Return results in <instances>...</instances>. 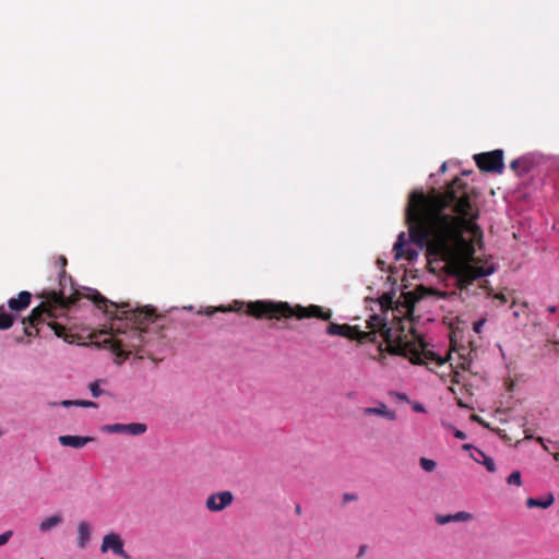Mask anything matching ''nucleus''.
I'll return each instance as SVG.
<instances>
[{"mask_svg": "<svg viewBox=\"0 0 559 559\" xmlns=\"http://www.w3.org/2000/svg\"><path fill=\"white\" fill-rule=\"evenodd\" d=\"M436 174H430L428 190L421 188V250L428 266L433 263L463 284L491 275L492 266L476 265V247L484 246V231L477 223L479 211L459 177L443 190L436 188Z\"/></svg>", "mask_w": 559, "mask_h": 559, "instance_id": "1", "label": "nucleus"}, {"mask_svg": "<svg viewBox=\"0 0 559 559\" xmlns=\"http://www.w3.org/2000/svg\"><path fill=\"white\" fill-rule=\"evenodd\" d=\"M86 297L104 313L114 314L116 319L126 320L130 324L122 331L111 328L109 332L102 330L94 334V343L110 349L116 355V364H122L133 350L144 345L146 328L156 318L154 311L147 307L133 309L129 302H114L97 290Z\"/></svg>", "mask_w": 559, "mask_h": 559, "instance_id": "2", "label": "nucleus"}, {"mask_svg": "<svg viewBox=\"0 0 559 559\" xmlns=\"http://www.w3.org/2000/svg\"><path fill=\"white\" fill-rule=\"evenodd\" d=\"M36 296L41 299V302L31 311L27 318L23 319L24 333L27 336H43L47 329L56 336L72 343L74 335L68 334L66 326L53 319L59 316V312H64L74 306L84 295L74 290L67 297L63 289L59 292L43 289Z\"/></svg>", "mask_w": 559, "mask_h": 559, "instance_id": "3", "label": "nucleus"}, {"mask_svg": "<svg viewBox=\"0 0 559 559\" xmlns=\"http://www.w3.org/2000/svg\"><path fill=\"white\" fill-rule=\"evenodd\" d=\"M411 296L412 300L406 306L408 318L405 322H402L399 330L389 326L378 314L370 317L367 321V326L373 335H371L372 340H367V342H376L377 334L379 333L393 354L407 357L413 365H419V334L414 319L415 304L419 298V286L414 288Z\"/></svg>", "mask_w": 559, "mask_h": 559, "instance_id": "4", "label": "nucleus"}, {"mask_svg": "<svg viewBox=\"0 0 559 559\" xmlns=\"http://www.w3.org/2000/svg\"><path fill=\"white\" fill-rule=\"evenodd\" d=\"M246 307L245 312L255 319H276L282 318H296L298 320L317 318L322 321H330L332 311L324 309L318 305H309L307 307L301 305L292 306L287 301H273V300H255L243 302L234 300L229 306H219L216 308L207 307L203 313L212 317L216 312H241Z\"/></svg>", "mask_w": 559, "mask_h": 559, "instance_id": "5", "label": "nucleus"}, {"mask_svg": "<svg viewBox=\"0 0 559 559\" xmlns=\"http://www.w3.org/2000/svg\"><path fill=\"white\" fill-rule=\"evenodd\" d=\"M405 219L408 225L409 242L419 247V189H414L409 194Z\"/></svg>", "mask_w": 559, "mask_h": 559, "instance_id": "6", "label": "nucleus"}, {"mask_svg": "<svg viewBox=\"0 0 559 559\" xmlns=\"http://www.w3.org/2000/svg\"><path fill=\"white\" fill-rule=\"evenodd\" d=\"M477 167L486 173L501 174L504 169L503 151L479 153L474 156Z\"/></svg>", "mask_w": 559, "mask_h": 559, "instance_id": "7", "label": "nucleus"}, {"mask_svg": "<svg viewBox=\"0 0 559 559\" xmlns=\"http://www.w3.org/2000/svg\"><path fill=\"white\" fill-rule=\"evenodd\" d=\"M326 333L329 335H338L348 340L358 341L359 343H366L367 340H372L371 335H373V333L359 330L356 325L337 324L333 322L328 325Z\"/></svg>", "mask_w": 559, "mask_h": 559, "instance_id": "8", "label": "nucleus"}, {"mask_svg": "<svg viewBox=\"0 0 559 559\" xmlns=\"http://www.w3.org/2000/svg\"><path fill=\"white\" fill-rule=\"evenodd\" d=\"M234 501V495L229 490L213 493L206 498L205 507L211 512H221Z\"/></svg>", "mask_w": 559, "mask_h": 559, "instance_id": "9", "label": "nucleus"}, {"mask_svg": "<svg viewBox=\"0 0 559 559\" xmlns=\"http://www.w3.org/2000/svg\"><path fill=\"white\" fill-rule=\"evenodd\" d=\"M109 550L123 559H130V556L123 549V542L121 537L116 533H109L103 538L100 551L105 554Z\"/></svg>", "mask_w": 559, "mask_h": 559, "instance_id": "10", "label": "nucleus"}, {"mask_svg": "<svg viewBox=\"0 0 559 559\" xmlns=\"http://www.w3.org/2000/svg\"><path fill=\"white\" fill-rule=\"evenodd\" d=\"M104 430L109 433H128L131 436H139L147 430L145 424L131 423V424H112L104 427Z\"/></svg>", "mask_w": 559, "mask_h": 559, "instance_id": "11", "label": "nucleus"}, {"mask_svg": "<svg viewBox=\"0 0 559 559\" xmlns=\"http://www.w3.org/2000/svg\"><path fill=\"white\" fill-rule=\"evenodd\" d=\"M408 241L406 240L405 233H401L397 237L396 242L393 246L394 258L396 261L406 259L413 261L417 258V252L411 248L406 249Z\"/></svg>", "mask_w": 559, "mask_h": 559, "instance_id": "12", "label": "nucleus"}, {"mask_svg": "<svg viewBox=\"0 0 559 559\" xmlns=\"http://www.w3.org/2000/svg\"><path fill=\"white\" fill-rule=\"evenodd\" d=\"M32 299V294L29 292L23 290L21 292L17 297L10 298L8 300V307L14 314H19L22 310L26 309Z\"/></svg>", "mask_w": 559, "mask_h": 559, "instance_id": "13", "label": "nucleus"}, {"mask_svg": "<svg viewBox=\"0 0 559 559\" xmlns=\"http://www.w3.org/2000/svg\"><path fill=\"white\" fill-rule=\"evenodd\" d=\"M474 515L466 511H459L454 514H437L436 522L440 525L448 524L450 522H467L473 520Z\"/></svg>", "mask_w": 559, "mask_h": 559, "instance_id": "14", "label": "nucleus"}, {"mask_svg": "<svg viewBox=\"0 0 559 559\" xmlns=\"http://www.w3.org/2000/svg\"><path fill=\"white\" fill-rule=\"evenodd\" d=\"M534 163L531 157L522 156L511 162L510 168L516 173L518 176L523 177L531 173Z\"/></svg>", "mask_w": 559, "mask_h": 559, "instance_id": "15", "label": "nucleus"}, {"mask_svg": "<svg viewBox=\"0 0 559 559\" xmlns=\"http://www.w3.org/2000/svg\"><path fill=\"white\" fill-rule=\"evenodd\" d=\"M92 441H94L93 437H81V436H70V435L59 437V442L61 445L71 447V448H75V449H80Z\"/></svg>", "mask_w": 559, "mask_h": 559, "instance_id": "16", "label": "nucleus"}, {"mask_svg": "<svg viewBox=\"0 0 559 559\" xmlns=\"http://www.w3.org/2000/svg\"><path fill=\"white\" fill-rule=\"evenodd\" d=\"M471 457L478 464L486 467L489 473L496 472V464L492 457L485 454L480 449H475V453H471Z\"/></svg>", "mask_w": 559, "mask_h": 559, "instance_id": "17", "label": "nucleus"}, {"mask_svg": "<svg viewBox=\"0 0 559 559\" xmlns=\"http://www.w3.org/2000/svg\"><path fill=\"white\" fill-rule=\"evenodd\" d=\"M365 415H378L382 416L389 420H395L396 415L395 412L389 409L385 404L380 403L377 407H367L364 409Z\"/></svg>", "mask_w": 559, "mask_h": 559, "instance_id": "18", "label": "nucleus"}, {"mask_svg": "<svg viewBox=\"0 0 559 559\" xmlns=\"http://www.w3.org/2000/svg\"><path fill=\"white\" fill-rule=\"evenodd\" d=\"M78 546L81 549H84L91 538V526L87 522H80L78 526Z\"/></svg>", "mask_w": 559, "mask_h": 559, "instance_id": "19", "label": "nucleus"}, {"mask_svg": "<svg viewBox=\"0 0 559 559\" xmlns=\"http://www.w3.org/2000/svg\"><path fill=\"white\" fill-rule=\"evenodd\" d=\"M554 495L548 493L545 498H528L526 500V506L527 508L547 509L554 503Z\"/></svg>", "mask_w": 559, "mask_h": 559, "instance_id": "20", "label": "nucleus"}, {"mask_svg": "<svg viewBox=\"0 0 559 559\" xmlns=\"http://www.w3.org/2000/svg\"><path fill=\"white\" fill-rule=\"evenodd\" d=\"M62 516L60 514H55L49 518H46L44 521L39 524V531L45 533L48 532L56 526H58L62 522Z\"/></svg>", "mask_w": 559, "mask_h": 559, "instance_id": "21", "label": "nucleus"}, {"mask_svg": "<svg viewBox=\"0 0 559 559\" xmlns=\"http://www.w3.org/2000/svg\"><path fill=\"white\" fill-rule=\"evenodd\" d=\"M16 319V314L9 313L4 310L3 306H0V330L10 329Z\"/></svg>", "mask_w": 559, "mask_h": 559, "instance_id": "22", "label": "nucleus"}, {"mask_svg": "<svg viewBox=\"0 0 559 559\" xmlns=\"http://www.w3.org/2000/svg\"><path fill=\"white\" fill-rule=\"evenodd\" d=\"M56 264H59V266H60L59 283H60V286L63 287V281H66L67 258L64 255H59L56 259Z\"/></svg>", "mask_w": 559, "mask_h": 559, "instance_id": "23", "label": "nucleus"}, {"mask_svg": "<svg viewBox=\"0 0 559 559\" xmlns=\"http://www.w3.org/2000/svg\"><path fill=\"white\" fill-rule=\"evenodd\" d=\"M443 427L449 431L451 432L456 439H460V440H465L467 438L466 433L460 429H457L455 426H453L452 424H444L443 423Z\"/></svg>", "mask_w": 559, "mask_h": 559, "instance_id": "24", "label": "nucleus"}, {"mask_svg": "<svg viewBox=\"0 0 559 559\" xmlns=\"http://www.w3.org/2000/svg\"><path fill=\"white\" fill-rule=\"evenodd\" d=\"M507 483L509 485H516L520 486L522 484L521 481V472L520 471H513L507 478Z\"/></svg>", "mask_w": 559, "mask_h": 559, "instance_id": "25", "label": "nucleus"}, {"mask_svg": "<svg viewBox=\"0 0 559 559\" xmlns=\"http://www.w3.org/2000/svg\"><path fill=\"white\" fill-rule=\"evenodd\" d=\"M437 466L433 460L421 457V469L426 472H432Z\"/></svg>", "mask_w": 559, "mask_h": 559, "instance_id": "26", "label": "nucleus"}, {"mask_svg": "<svg viewBox=\"0 0 559 559\" xmlns=\"http://www.w3.org/2000/svg\"><path fill=\"white\" fill-rule=\"evenodd\" d=\"M90 391L94 397H98L102 394V390L99 388V383L97 381L92 382L90 384Z\"/></svg>", "mask_w": 559, "mask_h": 559, "instance_id": "27", "label": "nucleus"}, {"mask_svg": "<svg viewBox=\"0 0 559 559\" xmlns=\"http://www.w3.org/2000/svg\"><path fill=\"white\" fill-rule=\"evenodd\" d=\"M485 323H486V319H480V320L476 321L473 325L474 332L477 334L481 333V330H483V326L485 325Z\"/></svg>", "mask_w": 559, "mask_h": 559, "instance_id": "28", "label": "nucleus"}, {"mask_svg": "<svg viewBox=\"0 0 559 559\" xmlns=\"http://www.w3.org/2000/svg\"><path fill=\"white\" fill-rule=\"evenodd\" d=\"M75 406L96 407V403H94L92 401L78 400V401H75Z\"/></svg>", "mask_w": 559, "mask_h": 559, "instance_id": "29", "label": "nucleus"}, {"mask_svg": "<svg viewBox=\"0 0 559 559\" xmlns=\"http://www.w3.org/2000/svg\"><path fill=\"white\" fill-rule=\"evenodd\" d=\"M11 536H12L11 531H7V532L2 533L0 535V546L5 545L10 540Z\"/></svg>", "mask_w": 559, "mask_h": 559, "instance_id": "30", "label": "nucleus"}, {"mask_svg": "<svg viewBox=\"0 0 559 559\" xmlns=\"http://www.w3.org/2000/svg\"><path fill=\"white\" fill-rule=\"evenodd\" d=\"M391 396H394L396 400L399 401H405V402H409L408 397L403 394V393H399V392H391L390 393Z\"/></svg>", "mask_w": 559, "mask_h": 559, "instance_id": "31", "label": "nucleus"}, {"mask_svg": "<svg viewBox=\"0 0 559 559\" xmlns=\"http://www.w3.org/2000/svg\"><path fill=\"white\" fill-rule=\"evenodd\" d=\"M472 420L480 424L483 427H486V428L489 427V425L481 417H479L478 415H472Z\"/></svg>", "mask_w": 559, "mask_h": 559, "instance_id": "32", "label": "nucleus"}, {"mask_svg": "<svg viewBox=\"0 0 559 559\" xmlns=\"http://www.w3.org/2000/svg\"><path fill=\"white\" fill-rule=\"evenodd\" d=\"M420 346H421V366L425 364L424 361V358L427 356V352H426V344H425V341H424V337L421 336V343H420Z\"/></svg>", "mask_w": 559, "mask_h": 559, "instance_id": "33", "label": "nucleus"}, {"mask_svg": "<svg viewBox=\"0 0 559 559\" xmlns=\"http://www.w3.org/2000/svg\"><path fill=\"white\" fill-rule=\"evenodd\" d=\"M462 449L464 451H473L472 453H475V449H477L476 447H474L473 444L471 443H465L462 445Z\"/></svg>", "mask_w": 559, "mask_h": 559, "instance_id": "34", "label": "nucleus"}, {"mask_svg": "<svg viewBox=\"0 0 559 559\" xmlns=\"http://www.w3.org/2000/svg\"><path fill=\"white\" fill-rule=\"evenodd\" d=\"M62 406L64 407H70L72 405H75V401H69V400H66L61 403Z\"/></svg>", "mask_w": 559, "mask_h": 559, "instance_id": "35", "label": "nucleus"}, {"mask_svg": "<svg viewBox=\"0 0 559 559\" xmlns=\"http://www.w3.org/2000/svg\"><path fill=\"white\" fill-rule=\"evenodd\" d=\"M412 408L414 412L416 413H419V409H420V406H419V402H412Z\"/></svg>", "mask_w": 559, "mask_h": 559, "instance_id": "36", "label": "nucleus"}, {"mask_svg": "<svg viewBox=\"0 0 559 559\" xmlns=\"http://www.w3.org/2000/svg\"><path fill=\"white\" fill-rule=\"evenodd\" d=\"M447 166H448V163H447V162L442 163V165L440 166V168H439V170H438V174H443V173H445V170H447Z\"/></svg>", "mask_w": 559, "mask_h": 559, "instance_id": "37", "label": "nucleus"}, {"mask_svg": "<svg viewBox=\"0 0 559 559\" xmlns=\"http://www.w3.org/2000/svg\"><path fill=\"white\" fill-rule=\"evenodd\" d=\"M547 311L550 312V313H555L557 311V307L556 306H548L547 307Z\"/></svg>", "mask_w": 559, "mask_h": 559, "instance_id": "38", "label": "nucleus"}, {"mask_svg": "<svg viewBox=\"0 0 559 559\" xmlns=\"http://www.w3.org/2000/svg\"><path fill=\"white\" fill-rule=\"evenodd\" d=\"M353 499H355V497H354V496H349L348 493H345V495H344V500H345V501H349V500H353Z\"/></svg>", "mask_w": 559, "mask_h": 559, "instance_id": "39", "label": "nucleus"}, {"mask_svg": "<svg viewBox=\"0 0 559 559\" xmlns=\"http://www.w3.org/2000/svg\"><path fill=\"white\" fill-rule=\"evenodd\" d=\"M420 289H421V298H424L427 293V288L421 284Z\"/></svg>", "mask_w": 559, "mask_h": 559, "instance_id": "40", "label": "nucleus"}, {"mask_svg": "<svg viewBox=\"0 0 559 559\" xmlns=\"http://www.w3.org/2000/svg\"><path fill=\"white\" fill-rule=\"evenodd\" d=\"M513 318L518 319L520 317V312L518 310L513 311Z\"/></svg>", "mask_w": 559, "mask_h": 559, "instance_id": "41", "label": "nucleus"}, {"mask_svg": "<svg viewBox=\"0 0 559 559\" xmlns=\"http://www.w3.org/2000/svg\"><path fill=\"white\" fill-rule=\"evenodd\" d=\"M471 173H472V170H463V171H462V175H463V176H468Z\"/></svg>", "mask_w": 559, "mask_h": 559, "instance_id": "42", "label": "nucleus"}, {"mask_svg": "<svg viewBox=\"0 0 559 559\" xmlns=\"http://www.w3.org/2000/svg\"><path fill=\"white\" fill-rule=\"evenodd\" d=\"M296 513H297V514H300V513H301V508H300V506H297V507H296Z\"/></svg>", "mask_w": 559, "mask_h": 559, "instance_id": "43", "label": "nucleus"}, {"mask_svg": "<svg viewBox=\"0 0 559 559\" xmlns=\"http://www.w3.org/2000/svg\"><path fill=\"white\" fill-rule=\"evenodd\" d=\"M364 554V547L360 548L358 556H361Z\"/></svg>", "mask_w": 559, "mask_h": 559, "instance_id": "44", "label": "nucleus"}, {"mask_svg": "<svg viewBox=\"0 0 559 559\" xmlns=\"http://www.w3.org/2000/svg\"><path fill=\"white\" fill-rule=\"evenodd\" d=\"M500 301L506 302V301H507L506 297H504V296H501Z\"/></svg>", "mask_w": 559, "mask_h": 559, "instance_id": "45", "label": "nucleus"}, {"mask_svg": "<svg viewBox=\"0 0 559 559\" xmlns=\"http://www.w3.org/2000/svg\"><path fill=\"white\" fill-rule=\"evenodd\" d=\"M420 412L421 413H426V409H425V407L423 405H421Z\"/></svg>", "mask_w": 559, "mask_h": 559, "instance_id": "46", "label": "nucleus"}, {"mask_svg": "<svg viewBox=\"0 0 559 559\" xmlns=\"http://www.w3.org/2000/svg\"><path fill=\"white\" fill-rule=\"evenodd\" d=\"M537 440H538L539 442H543V441H544V439H543L542 437H538V439H537Z\"/></svg>", "mask_w": 559, "mask_h": 559, "instance_id": "47", "label": "nucleus"}, {"mask_svg": "<svg viewBox=\"0 0 559 559\" xmlns=\"http://www.w3.org/2000/svg\"><path fill=\"white\" fill-rule=\"evenodd\" d=\"M555 459L559 461V453L555 455Z\"/></svg>", "mask_w": 559, "mask_h": 559, "instance_id": "48", "label": "nucleus"}]
</instances>
